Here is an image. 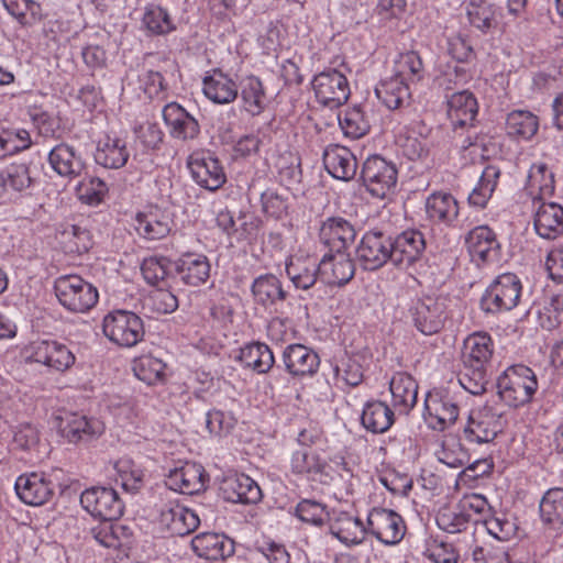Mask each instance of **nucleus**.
<instances>
[{"label":"nucleus","mask_w":563,"mask_h":563,"mask_svg":"<svg viewBox=\"0 0 563 563\" xmlns=\"http://www.w3.org/2000/svg\"><path fill=\"white\" fill-rule=\"evenodd\" d=\"M289 471L298 479L325 483L330 476V465L323 454L309 448L292 451Z\"/></svg>","instance_id":"nucleus-10"},{"label":"nucleus","mask_w":563,"mask_h":563,"mask_svg":"<svg viewBox=\"0 0 563 563\" xmlns=\"http://www.w3.org/2000/svg\"><path fill=\"white\" fill-rule=\"evenodd\" d=\"M435 521L438 527L448 533H460L467 529L470 515H464L460 507H443L439 510Z\"/></svg>","instance_id":"nucleus-62"},{"label":"nucleus","mask_w":563,"mask_h":563,"mask_svg":"<svg viewBox=\"0 0 563 563\" xmlns=\"http://www.w3.org/2000/svg\"><path fill=\"white\" fill-rule=\"evenodd\" d=\"M311 85L318 102L331 109L345 103L351 93L346 77L336 69L317 74Z\"/></svg>","instance_id":"nucleus-9"},{"label":"nucleus","mask_w":563,"mask_h":563,"mask_svg":"<svg viewBox=\"0 0 563 563\" xmlns=\"http://www.w3.org/2000/svg\"><path fill=\"white\" fill-rule=\"evenodd\" d=\"M330 532L344 545L353 547L364 541L368 529L358 518L340 512L330 525Z\"/></svg>","instance_id":"nucleus-37"},{"label":"nucleus","mask_w":563,"mask_h":563,"mask_svg":"<svg viewBox=\"0 0 563 563\" xmlns=\"http://www.w3.org/2000/svg\"><path fill=\"white\" fill-rule=\"evenodd\" d=\"M320 277L329 285H344L354 276V263L344 251L323 255L319 262Z\"/></svg>","instance_id":"nucleus-30"},{"label":"nucleus","mask_w":563,"mask_h":563,"mask_svg":"<svg viewBox=\"0 0 563 563\" xmlns=\"http://www.w3.org/2000/svg\"><path fill=\"white\" fill-rule=\"evenodd\" d=\"M80 504L91 516L100 519H118L123 512L122 503L112 488L86 489L80 496Z\"/></svg>","instance_id":"nucleus-16"},{"label":"nucleus","mask_w":563,"mask_h":563,"mask_svg":"<svg viewBox=\"0 0 563 563\" xmlns=\"http://www.w3.org/2000/svg\"><path fill=\"white\" fill-rule=\"evenodd\" d=\"M410 316L418 331L424 335L438 333L446 319L444 298L423 297L413 302Z\"/></svg>","instance_id":"nucleus-13"},{"label":"nucleus","mask_w":563,"mask_h":563,"mask_svg":"<svg viewBox=\"0 0 563 563\" xmlns=\"http://www.w3.org/2000/svg\"><path fill=\"white\" fill-rule=\"evenodd\" d=\"M113 479L126 492H136L142 487L144 471L132 459L120 457L113 465Z\"/></svg>","instance_id":"nucleus-48"},{"label":"nucleus","mask_w":563,"mask_h":563,"mask_svg":"<svg viewBox=\"0 0 563 563\" xmlns=\"http://www.w3.org/2000/svg\"><path fill=\"white\" fill-rule=\"evenodd\" d=\"M466 13L470 23L482 32H487L496 26V10L486 1L470 2Z\"/></svg>","instance_id":"nucleus-60"},{"label":"nucleus","mask_w":563,"mask_h":563,"mask_svg":"<svg viewBox=\"0 0 563 563\" xmlns=\"http://www.w3.org/2000/svg\"><path fill=\"white\" fill-rule=\"evenodd\" d=\"M14 489L24 504L41 506L51 498L54 485L51 475L43 472H31L21 474L15 479Z\"/></svg>","instance_id":"nucleus-18"},{"label":"nucleus","mask_w":563,"mask_h":563,"mask_svg":"<svg viewBox=\"0 0 563 563\" xmlns=\"http://www.w3.org/2000/svg\"><path fill=\"white\" fill-rule=\"evenodd\" d=\"M533 225L542 239L559 238L563 234V207L556 202H541L536 209Z\"/></svg>","instance_id":"nucleus-33"},{"label":"nucleus","mask_w":563,"mask_h":563,"mask_svg":"<svg viewBox=\"0 0 563 563\" xmlns=\"http://www.w3.org/2000/svg\"><path fill=\"white\" fill-rule=\"evenodd\" d=\"M65 431L69 441L77 442L102 434L104 426L99 419L74 413L68 420Z\"/></svg>","instance_id":"nucleus-53"},{"label":"nucleus","mask_w":563,"mask_h":563,"mask_svg":"<svg viewBox=\"0 0 563 563\" xmlns=\"http://www.w3.org/2000/svg\"><path fill=\"white\" fill-rule=\"evenodd\" d=\"M130 157V151L124 137L117 133L102 135L97 143L95 161L104 168L119 169Z\"/></svg>","instance_id":"nucleus-23"},{"label":"nucleus","mask_w":563,"mask_h":563,"mask_svg":"<svg viewBox=\"0 0 563 563\" xmlns=\"http://www.w3.org/2000/svg\"><path fill=\"white\" fill-rule=\"evenodd\" d=\"M361 422L367 431L384 433L394 423V411L384 401H367L362 411Z\"/></svg>","instance_id":"nucleus-43"},{"label":"nucleus","mask_w":563,"mask_h":563,"mask_svg":"<svg viewBox=\"0 0 563 563\" xmlns=\"http://www.w3.org/2000/svg\"><path fill=\"white\" fill-rule=\"evenodd\" d=\"M208 482L209 475L201 464L186 462L169 471L165 483L174 492L194 495L203 492Z\"/></svg>","instance_id":"nucleus-17"},{"label":"nucleus","mask_w":563,"mask_h":563,"mask_svg":"<svg viewBox=\"0 0 563 563\" xmlns=\"http://www.w3.org/2000/svg\"><path fill=\"white\" fill-rule=\"evenodd\" d=\"M191 178L200 187L214 191L227 180L220 161L207 151H196L187 159Z\"/></svg>","instance_id":"nucleus-12"},{"label":"nucleus","mask_w":563,"mask_h":563,"mask_svg":"<svg viewBox=\"0 0 563 563\" xmlns=\"http://www.w3.org/2000/svg\"><path fill=\"white\" fill-rule=\"evenodd\" d=\"M169 135L178 141H192L200 134L198 120L177 102L167 103L162 111Z\"/></svg>","instance_id":"nucleus-19"},{"label":"nucleus","mask_w":563,"mask_h":563,"mask_svg":"<svg viewBox=\"0 0 563 563\" xmlns=\"http://www.w3.org/2000/svg\"><path fill=\"white\" fill-rule=\"evenodd\" d=\"M251 290L254 301L263 307L272 306L286 298L280 280L273 274L256 277Z\"/></svg>","instance_id":"nucleus-44"},{"label":"nucleus","mask_w":563,"mask_h":563,"mask_svg":"<svg viewBox=\"0 0 563 563\" xmlns=\"http://www.w3.org/2000/svg\"><path fill=\"white\" fill-rule=\"evenodd\" d=\"M543 522L554 527L563 526V488H550L539 504Z\"/></svg>","instance_id":"nucleus-54"},{"label":"nucleus","mask_w":563,"mask_h":563,"mask_svg":"<svg viewBox=\"0 0 563 563\" xmlns=\"http://www.w3.org/2000/svg\"><path fill=\"white\" fill-rule=\"evenodd\" d=\"M426 126L415 122L409 126L401 128L396 136V142L404 156L410 161H417L428 154V140L423 131Z\"/></svg>","instance_id":"nucleus-36"},{"label":"nucleus","mask_w":563,"mask_h":563,"mask_svg":"<svg viewBox=\"0 0 563 563\" xmlns=\"http://www.w3.org/2000/svg\"><path fill=\"white\" fill-rule=\"evenodd\" d=\"M394 407L400 413H408L417 402L418 384L408 373L397 372L389 382Z\"/></svg>","instance_id":"nucleus-35"},{"label":"nucleus","mask_w":563,"mask_h":563,"mask_svg":"<svg viewBox=\"0 0 563 563\" xmlns=\"http://www.w3.org/2000/svg\"><path fill=\"white\" fill-rule=\"evenodd\" d=\"M446 103L448 117L455 128L472 123L477 114V100L467 90L454 92L448 98Z\"/></svg>","instance_id":"nucleus-39"},{"label":"nucleus","mask_w":563,"mask_h":563,"mask_svg":"<svg viewBox=\"0 0 563 563\" xmlns=\"http://www.w3.org/2000/svg\"><path fill=\"white\" fill-rule=\"evenodd\" d=\"M423 419L429 428L443 431L453 426L460 408L455 397L445 389L434 388L424 398Z\"/></svg>","instance_id":"nucleus-6"},{"label":"nucleus","mask_w":563,"mask_h":563,"mask_svg":"<svg viewBox=\"0 0 563 563\" xmlns=\"http://www.w3.org/2000/svg\"><path fill=\"white\" fill-rule=\"evenodd\" d=\"M539 130V118L527 110H514L507 115L506 131L509 136L521 141L531 140Z\"/></svg>","instance_id":"nucleus-47"},{"label":"nucleus","mask_w":563,"mask_h":563,"mask_svg":"<svg viewBox=\"0 0 563 563\" xmlns=\"http://www.w3.org/2000/svg\"><path fill=\"white\" fill-rule=\"evenodd\" d=\"M60 242L67 253L81 254L91 247L89 232L75 224H67L60 231Z\"/></svg>","instance_id":"nucleus-61"},{"label":"nucleus","mask_w":563,"mask_h":563,"mask_svg":"<svg viewBox=\"0 0 563 563\" xmlns=\"http://www.w3.org/2000/svg\"><path fill=\"white\" fill-rule=\"evenodd\" d=\"M522 285L517 275H499L486 289L482 305L485 311L498 313L517 307L521 297Z\"/></svg>","instance_id":"nucleus-5"},{"label":"nucleus","mask_w":563,"mask_h":563,"mask_svg":"<svg viewBox=\"0 0 563 563\" xmlns=\"http://www.w3.org/2000/svg\"><path fill=\"white\" fill-rule=\"evenodd\" d=\"M390 244L393 245L391 262L402 267L419 260L426 247L423 234L417 230L404 231L394 240L390 239Z\"/></svg>","instance_id":"nucleus-27"},{"label":"nucleus","mask_w":563,"mask_h":563,"mask_svg":"<svg viewBox=\"0 0 563 563\" xmlns=\"http://www.w3.org/2000/svg\"><path fill=\"white\" fill-rule=\"evenodd\" d=\"M334 376L338 383L355 387L363 380V367L360 358L345 355L338 360L333 365Z\"/></svg>","instance_id":"nucleus-57"},{"label":"nucleus","mask_w":563,"mask_h":563,"mask_svg":"<svg viewBox=\"0 0 563 563\" xmlns=\"http://www.w3.org/2000/svg\"><path fill=\"white\" fill-rule=\"evenodd\" d=\"M142 26L151 34L163 35L176 29L168 11L158 4H147L141 20Z\"/></svg>","instance_id":"nucleus-51"},{"label":"nucleus","mask_w":563,"mask_h":563,"mask_svg":"<svg viewBox=\"0 0 563 563\" xmlns=\"http://www.w3.org/2000/svg\"><path fill=\"white\" fill-rule=\"evenodd\" d=\"M26 362L37 363L51 371L65 373L76 363V355L64 343L56 340H38L24 347Z\"/></svg>","instance_id":"nucleus-4"},{"label":"nucleus","mask_w":563,"mask_h":563,"mask_svg":"<svg viewBox=\"0 0 563 563\" xmlns=\"http://www.w3.org/2000/svg\"><path fill=\"white\" fill-rule=\"evenodd\" d=\"M472 261L477 265L493 262L498 256L499 243L488 225L472 229L465 239Z\"/></svg>","instance_id":"nucleus-24"},{"label":"nucleus","mask_w":563,"mask_h":563,"mask_svg":"<svg viewBox=\"0 0 563 563\" xmlns=\"http://www.w3.org/2000/svg\"><path fill=\"white\" fill-rule=\"evenodd\" d=\"M202 91L213 103L228 104L236 99L239 87L229 75L213 69L205 76Z\"/></svg>","instance_id":"nucleus-34"},{"label":"nucleus","mask_w":563,"mask_h":563,"mask_svg":"<svg viewBox=\"0 0 563 563\" xmlns=\"http://www.w3.org/2000/svg\"><path fill=\"white\" fill-rule=\"evenodd\" d=\"M48 164L57 175L69 179L80 176L85 169L81 154L66 143H60L51 150Z\"/></svg>","instance_id":"nucleus-32"},{"label":"nucleus","mask_w":563,"mask_h":563,"mask_svg":"<svg viewBox=\"0 0 563 563\" xmlns=\"http://www.w3.org/2000/svg\"><path fill=\"white\" fill-rule=\"evenodd\" d=\"M554 175L543 162L530 166L526 190L534 202L551 197L554 192Z\"/></svg>","instance_id":"nucleus-40"},{"label":"nucleus","mask_w":563,"mask_h":563,"mask_svg":"<svg viewBox=\"0 0 563 563\" xmlns=\"http://www.w3.org/2000/svg\"><path fill=\"white\" fill-rule=\"evenodd\" d=\"M211 265L203 254L188 253L177 262V272L181 280L190 286L205 284L210 276Z\"/></svg>","instance_id":"nucleus-38"},{"label":"nucleus","mask_w":563,"mask_h":563,"mask_svg":"<svg viewBox=\"0 0 563 563\" xmlns=\"http://www.w3.org/2000/svg\"><path fill=\"white\" fill-rule=\"evenodd\" d=\"M500 398L511 407L523 406L531 401L538 390L534 372L522 364L506 368L497 379Z\"/></svg>","instance_id":"nucleus-2"},{"label":"nucleus","mask_w":563,"mask_h":563,"mask_svg":"<svg viewBox=\"0 0 563 563\" xmlns=\"http://www.w3.org/2000/svg\"><path fill=\"white\" fill-rule=\"evenodd\" d=\"M494 354L490 334L477 331L468 334L463 342L462 362L465 369H487Z\"/></svg>","instance_id":"nucleus-21"},{"label":"nucleus","mask_w":563,"mask_h":563,"mask_svg":"<svg viewBox=\"0 0 563 563\" xmlns=\"http://www.w3.org/2000/svg\"><path fill=\"white\" fill-rule=\"evenodd\" d=\"M499 177V167L495 165L486 166L482 172L477 185L468 195V203L475 208H485L497 187Z\"/></svg>","instance_id":"nucleus-49"},{"label":"nucleus","mask_w":563,"mask_h":563,"mask_svg":"<svg viewBox=\"0 0 563 563\" xmlns=\"http://www.w3.org/2000/svg\"><path fill=\"white\" fill-rule=\"evenodd\" d=\"M194 552L206 560H224L234 553L233 541L222 533L203 532L191 540Z\"/></svg>","instance_id":"nucleus-31"},{"label":"nucleus","mask_w":563,"mask_h":563,"mask_svg":"<svg viewBox=\"0 0 563 563\" xmlns=\"http://www.w3.org/2000/svg\"><path fill=\"white\" fill-rule=\"evenodd\" d=\"M504 424L505 420L501 413L485 407L471 412L464 434L471 442L487 443L503 431Z\"/></svg>","instance_id":"nucleus-15"},{"label":"nucleus","mask_w":563,"mask_h":563,"mask_svg":"<svg viewBox=\"0 0 563 563\" xmlns=\"http://www.w3.org/2000/svg\"><path fill=\"white\" fill-rule=\"evenodd\" d=\"M107 192V184L98 177H85L76 186L78 199L89 206L99 205Z\"/></svg>","instance_id":"nucleus-63"},{"label":"nucleus","mask_w":563,"mask_h":563,"mask_svg":"<svg viewBox=\"0 0 563 563\" xmlns=\"http://www.w3.org/2000/svg\"><path fill=\"white\" fill-rule=\"evenodd\" d=\"M426 212L432 221L451 224L459 216V203L451 194L433 192L427 198Z\"/></svg>","instance_id":"nucleus-42"},{"label":"nucleus","mask_w":563,"mask_h":563,"mask_svg":"<svg viewBox=\"0 0 563 563\" xmlns=\"http://www.w3.org/2000/svg\"><path fill=\"white\" fill-rule=\"evenodd\" d=\"M239 361L247 368L258 374L267 373L275 363V357L268 345L253 342L241 347Z\"/></svg>","instance_id":"nucleus-46"},{"label":"nucleus","mask_w":563,"mask_h":563,"mask_svg":"<svg viewBox=\"0 0 563 563\" xmlns=\"http://www.w3.org/2000/svg\"><path fill=\"white\" fill-rule=\"evenodd\" d=\"M323 165L327 172L339 180H351L356 175L357 161L345 146L329 145L323 152Z\"/></svg>","instance_id":"nucleus-29"},{"label":"nucleus","mask_w":563,"mask_h":563,"mask_svg":"<svg viewBox=\"0 0 563 563\" xmlns=\"http://www.w3.org/2000/svg\"><path fill=\"white\" fill-rule=\"evenodd\" d=\"M362 178L367 191L373 197L383 199L394 192L398 172L391 162L373 155L364 162Z\"/></svg>","instance_id":"nucleus-8"},{"label":"nucleus","mask_w":563,"mask_h":563,"mask_svg":"<svg viewBox=\"0 0 563 563\" xmlns=\"http://www.w3.org/2000/svg\"><path fill=\"white\" fill-rule=\"evenodd\" d=\"M375 93L390 110L401 108L410 98L409 85L393 75L376 86Z\"/></svg>","instance_id":"nucleus-45"},{"label":"nucleus","mask_w":563,"mask_h":563,"mask_svg":"<svg viewBox=\"0 0 563 563\" xmlns=\"http://www.w3.org/2000/svg\"><path fill=\"white\" fill-rule=\"evenodd\" d=\"M220 490L222 497L234 504H256L262 499V490L257 483L245 474L227 476Z\"/></svg>","instance_id":"nucleus-25"},{"label":"nucleus","mask_w":563,"mask_h":563,"mask_svg":"<svg viewBox=\"0 0 563 563\" xmlns=\"http://www.w3.org/2000/svg\"><path fill=\"white\" fill-rule=\"evenodd\" d=\"M53 288L58 303L71 313H87L99 301L97 287L77 274L57 277Z\"/></svg>","instance_id":"nucleus-1"},{"label":"nucleus","mask_w":563,"mask_h":563,"mask_svg":"<svg viewBox=\"0 0 563 563\" xmlns=\"http://www.w3.org/2000/svg\"><path fill=\"white\" fill-rule=\"evenodd\" d=\"M438 461L448 467L459 468L468 463V454L455 440L444 441L439 450L435 451Z\"/></svg>","instance_id":"nucleus-64"},{"label":"nucleus","mask_w":563,"mask_h":563,"mask_svg":"<svg viewBox=\"0 0 563 563\" xmlns=\"http://www.w3.org/2000/svg\"><path fill=\"white\" fill-rule=\"evenodd\" d=\"M154 521L162 531L180 537L191 533L200 523L194 510L176 500H165L157 505Z\"/></svg>","instance_id":"nucleus-7"},{"label":"nucleus","mask_w":563,"mask_h":563,"mask_svg":"<svg viewBox=\"0 0 563 563\" xmlns=\"http://www.w3.org/2000/svg\"><path fill=\"white\" fill-rule=\"evenodd\" d=\"M2 4L21 25H33L42 18L41 4L34 0H2Z\"/></svg>","instance_id":"nucleus-55"},{"label":"nucleus","mask_w":563,"mask_h":563,"mask_svg":"<svg viewBox=\"0 0 563 563\" xmlns=\"http://www.w3.org/2000/svg\"><path fill=\"white\" fill-rule=\"evenodd\" d=\"M104 336L121 347H132L142 341L144 325L142 319L128 310H113L102 320Z\"/></svg>","instance_id":"nucleus-3"},{"label":"nucleus","mask_w":563,"mask_h":563,"mask_svg":"<svg viewBox=\"0 0 563 563\" xmlns=\"http://www.w3.org/2000/svg\"><path fill=\"white\" fill-rule=\"evenodd\" d=\"M339 124L344 135L351 139H360L369 130L368 119L357 107L346 109L342 114H340Z\"/></svg>","instance_id":"nucleus-58"},{"label":"nucleus","mask_w":563,"mask_h":563,"mask_svg":"<svg viewBox=\"0 0 563 563\" xmlns=\"http://www.w3.org/2000/svg\"><path fill=\"white\" fill-rule=\"evenodd\" d=\"M391 254L390 238L382 232H366L356 247V261L366 271L380 268Z\"/></svg>","instance_id":"nucleus-14"},{"label":"nucleus","mask_w":563,"mask_h":563,"mask_svg":"<svg viewBox=\"0 0 563 563\" xmlns=\"http://www.w3.org/2000/svg\"><path fill=\"white\" fill-rule=\"evenodd\" d=\"M285 269L292 286L300 290L310 289L320 276L317 258L303 253L289 255L285 263Z\"/></svg>","instance_id":"nucleus-22"},{"label":"nucleus","mask_w":563,"mask_h":563,"mask_svg":"<svg viewBox=\"0 0 563 563\" xmlns=\"http://www.w3.org/2000/svg\"><path fill=\"white\" fill-rule=\"evenodd\" d=\"M286 371L295 377L312 376L317 373L320 358L317 352L303 344H290L283 352Z\"/></svg>","instance_id":"nucleus-26"},{"label":"nucleus","mask_w":563,"mask_h":563,"mask_svg":"<svg viewBox=\"0 0 563 563\" xmlns=\"http://www.w3.org/2000/svg\"><path fill=\"white\" fill-rule=\"evenodd\" d=\"M32 144L30 133L24 129H7L0 132V158L14 155Z\"/></svg>","instance_id":"nucleus-59"},{"label":"nucleus","mask_w":563,"mask_h":563,"mask_svg":"<svg viewBox=\"0 0 563 563\" xmlns=\"http://www.w3.org/2000/svg\"><path fill=\"white\" fill-rule=\"evenodd\" d=\"M135 376L147 385L163 383L166 377V364L158 357L145 354L133 362Z\"/></svg>","instance_id":"nucleus-52"},{"label":"nucleus","mask_w":563,"mask_h":563,"mask_svg":"<svg viewBox=\"0 0 563 563\" xmlns=\"http://www.w3.org/2000/svg\"><path fill=\"white\" fill-rule=\"evenodd\" d=\"M367 529L385 545L398 544L405 537L406 525L399 514L391 509L376 507L367 515Z\"/></svg>","instance_id":"nucleus-11"},{"label":"nucleus","mask_w":563,"mask_h":563,"mask_svg":"<svg viewBox=\"0 0 563 563\" xmlns=\"http://www.w3.org/2000/svg\"><path fill=\"white\" fill-rule=\"evenodd\" d=\"M134 228L139 235L146 240H161L170 233L173 220L166 210L157 206H147L136 213Z\"/></svg>","instance_id":"nucleus-20"},{"label":"nucleus","mask_w":563,"mask_h":563,"mask_svg":"<svg viewBox=\"0 0 563 563\" xmlns=\"http://www.w3.org/2000/svg\"><path fill=\"white\" fill-rule=\"evenodd\" d=\"M423 64L416 52H406L398 56L394 65V77H399L405 82L419 81L423 77Z\"/></svg>","instance_id":"nucleus-56"},{"label":"nucleus","mask_w":563,"mask_h":563,"mask_svg":"<svg viewBox=\"0 0 563 563\" xmlns=\"http://www.w3.org/2000/svg\"><path fill=\"white\" fill-rule=\"evenodd\" d=\"M242 108L249 114L260 115L266 107V95L262 81L249 76L241 84Z\"/></svg>","instance_id":"nucleus-50"},{"label":"nucleus","mask_w":563,"mask_h":563,"mask_svg":"<svg viewBox=\"0 0 563 563\" xmlns=\"http://www.w3.org/2000/svg\"><path fill=\"white\" fill-rule=\"evenodd\" d=\"M321 242L331 251H345L355 240L354 227L341 217H331L324 220L320 227Z\"/></svg>","instance_id":"nucleus-28"},{"label":"nucleus","mask_w":563,"mask_h":563,"mask_svg":"<svg viewBox=\"0 0 563 563\" xmlns=\"http://www.w3.org/2000/svg\"><path fill=\"white\" fill-rule=\"evenodd\" d=\"M117 519H101L91 528L92 538L102 547L118 549L125 545L131 537L128 527L115 521Z\"/></svg>","instance_id":"nucleus-41"}]
</instances>
